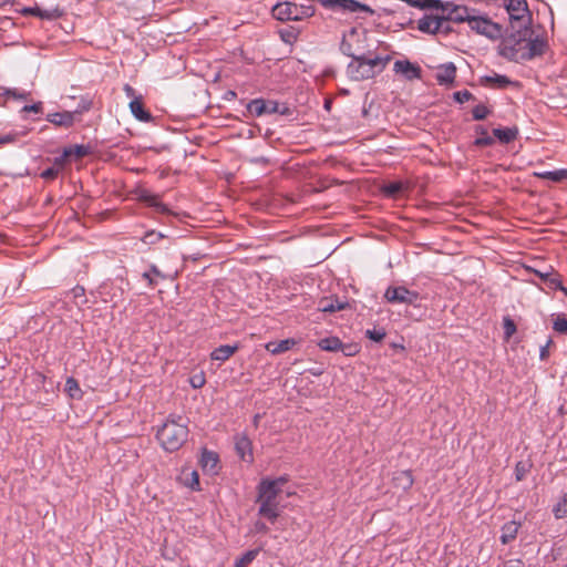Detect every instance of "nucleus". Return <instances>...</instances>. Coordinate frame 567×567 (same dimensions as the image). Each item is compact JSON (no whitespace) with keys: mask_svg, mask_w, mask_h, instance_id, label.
<instances>
[{"mask_svg":"<svg viewBox=\"0 0 567 567\" xmlns=\"http://www.w3.org/2000/svg\"><path fill=\"white\" fill-rule=\"evenodd\" d=\"M509 29L511 33L504 37L497 47L501 56L519 63L542 56L545 53L547 42L538 37L532 39L533 30L530 25H518Z\"/></svg>","mask_w":567,"mask_h":567,"instance_id":"nucleus-1","label":"nucleus"},{"mask_svg":"<svg viewBox=\"0 0 567 567\" xmlns=\"http://www.w3.org/2000/svg\"><path fill=\"white\" fill-rule=\"evenodd\" d=\"M340 51L349 58H362L388 52V45L375 40L367 30L351 28L342 37Z\"/></svg>","mask_w":567,"mask_h":567,"instance_id":"nucleus-2","label":"nucleus"},{"mask_svg":"<svg viewBox=\"0 0 567 567\" xmlns=\"http://www.w3.org/2000/svg\"><path fill=\"white\" fill-rule=\"evenodd\" d=\"M391 60L392 55L389 51L362 58H352L347 65L346 72L352 81H365L382 73Z\"/></svg>","mask_w":567,"mask_h":567,"instance_id":"nucleus-3","label":"nucleus"},{"mask_svg":"<svg viewBox=\"0 0 567 567\" xmlns=\"http://www.w3.org/2000/svg\"><path fill=\"white\" fill-rule=\"evenodd\" d=\"M183 417L168 419L157 431L156 437L162 447L167 452L179 450L188 437V427Z\"/></svg>","mask_w":567,"mask_h":567,"instance_id":"nucleus-4","label":"nucleus"},{"mask_svg":"<svg viewBox=\"0 0 567 567\" xmlns=\"http://www.w3.org/2000/svg\"><path fill=\"white\" fill-rule=\"evenodd\" d=\"M279 493L280 488L277 487V482L262 480L258 485L257 503L260 504L258 514L271 523L279 516L278 503L276 501Z\"/></svg>","mask_w":567,"mask_h":567,"instance_id":"nucleus-5","label":"nucleus"},{"mask_svg":"<svg viewBox=\"0 0 567 567\" xmlns=\"http://www.w3.org/2000/svg\"><path fill=\"white\" fill-rule=\"evenodd\" d=\"M315 7H298L295 2H279L272 7V17L279 21H302L315 16Z\"/></svg>","mask_w":567,"mask_h":567,"instance_id":"nucleus-6","label":"nucleus"},{"mask_svg":"<svg viewBox=\"0 0 567 567\" xmlns=\"http://www.w3.org/2000/svg\"><path fill=\"white\" fill-rule=\"evenodd\" d=\"M504 8L508 13L509 28L518 25L528 27L532 24V17L526 0H503Z\"/></svg>","mask_w":567,"mask_h":567,"instance_id":"nucleus-7","label":"nucleus"},{"mask_svg":"<svg viewBox=\"0 0 567 567\" xmlns=\"http://www.w3.org/2000/svg\"><path fill=\"white\" fill-rule=\"evenodd\" d=\"M470 28L478 34L485 35L491 40L502 37L503 28L501 24L493 22L488 17L473 14L468 20Z\"/></svg>","mask_w":567,"mask_h":567,"instance_id":"nucleus-8","label":"nucleus"},{"mask_svg":"<svg viewBox=\"0 0 567 567\" xmlns=\"http://www.w3.org/2000/svg\"><path fill=\"white\" fill-rule=\"evenodd\" d=\"M384 297L391 303L406 305H415L420 299L419 292L409 290L404 286L389 287Z\"/></svg>","mask_w":567,"mask_h":567,"instance_id":"nucleus-9","label":"nucleus"},{"mask_svg":"<svg viewBox=\"0 0 567 567\" xmlns=\"http://www.w3.org/2000/svg\"><path fill=\"white\" fill-rule=\"evenodd\" d=\"M441 9L443 11H447V14L445 16L447 20L456 23H468V20L472 19L474 13H476L475 9H471L466 6L454 4L452 2H446Z\"/></svg>","mask_w":567,"mask_h":567,"instance_id":"nucleus-10","label":"nucleus"},{"mask_svg":"<svg viewBox=\"0 0 567 567\" xmlns=\"http://www.w3.org/2000/svg\"><path fill=\"white\" fill-rule=\"evenodd\" d=\"M247 111L257 117L264 114H276L278 111V102L255 99L247 104Z\"/></svg>","mask_w":567,"mask_h":567,"instance_id":"nucleus-11","label":"nucleus"},{"mask_svg":"<svg viewBox=\"0 0 567 567\" xmlns=\"http://www.w3.org/2000/svg\"><path fill=\"white\" fill-rule=\"evenodd\" d=\"M393 71L402 74L408 81L421 78L422 70L419 65L408 60H398L394 62Z\"/></svg>","mask_w":567,"mask_h":567,"instance_id":"nucleus-12","label":"nucleus"},{"mask_svg":"<svg viewBox=\"0 0 567 567\" xmlns=\"http://www.w3.org/2000/svg\"><path fill=\"white\" fill-rule=\"evenodd\" d=\"M481 84L492 89H506L507 86H519V82L512 81L508 76L503 74L494 73L493 75L482 76L480 80Z\"/></svg>","mask_w":567,"mask_h":567,"instance_id":"nucleus-13","label":"nucleus"},{"mask_svg":"<svg viewBox=\"0 0 567 567\" xmlns=\"http://www.w3.org/2000/svg\"><path fill=\"white\" fill-rule=\"evenodd\" d=\"M219 457L214 451H209L206 447L202 449V455L199 458V465L202 470L209 474H216L218 471Z\"/></svg>","mask_w":567,"mask_h":567,"instance_id":"nucleus-14","label":"nucleus"},{"mask_svg":"<svg viewBox=\"0 0 567 567\" xmlns=\"http://www.w3.org/2000/svg\"><path fill=\"white\" fill-rule=\"evenodd\" d=\"M443 23L444 19L441 17L425 16L419 20L417 29L424 33L436 34Z\"/></svg>","mask_w":567,"mask_h":567,"instance_id":"nucleus-15","label":"nucleus"},{"mask_svg":"<svg viewBox=\"0 0 567 567\" xmlns=\"http://www.w3.org/2000/svg\"><path fill=\"white\" fill-rule=\"evenodd\" d=\"M235 450L243 461L249 463L254 461L252 444L251 441L246 435H240L236 437Z\"/></svg>","mask_w":567,"mask_h":567,"instance_id":"nucleus-16","label":"nucleus"},{"mask_svg":"<svg viewBox=\"0 0 567 567\" xmlns=\"http://www.w3.org/2000/svg\"><path fill=\"white\" fill-rule=\"evenodd\" d=\"M349 306L348 302L341 301L337 297H323L318 301V310L322 312H337L346 309Z\"/></svg>","mask_w":567,"mask_h":567,"instance_id":"nucleus-17","label":"nucleus"},{"mask_svg":"<svg viewBox=\"0 0 567 567\" xmlns=\"http://www.w3.org/2000/svg\"><path fill=\"white\" fill-rule=\"evenodd\" d=\"M76 112H56V113H50L47 115V121L54 124L55 126H61L69 128L74 123V116Z\"/></svg>","mask_w":567,"mask_h":567,"instance_id":"nucleus-18","label":"nucleus"},{"mask_svg":"<svg viewBox=\"0 0 567 567\" xmlns=\"http://www.w3.org/2000/svg\"><path fill=\"white\" fill-rule=\"evenodd\" d=\"M456 75V66L454 63L449 62L445 64H442L437 68V72L435 74V79L439 82V84H451L454 82Z\"/></svg>","mask_w":567,"mask_h":567,"instance_id":"nucleus-19","label":"nucleus"},{"mask_svg":"<svg viewBox=\"0 0 567 567\" xmlns=\"http://www.w3.org/2000/svg\"><path fill=\"white\" fill-rule=\"evenodd\" d=\"M130 110L132 114L141 122H151L153 120L152 114L144 109L142 95L134 97L130 102Z\"/></svg>","mask_w":567,"mask_h":567,"instance_id":"nucleus-20","label":"nucleus"},{"mask_svg":"<svg viewBox=\"0 0 567 567\" xmlns=\"http://www.w3.org/2000/svg\"><path fill=\"white\" fill-rule=\"evenodd\" d=\"M413 483L414 478L411 471L406 470L394 473L393 484L396 488H401L402 491H409L412 487Z\"/></svg>","mask_w":567,"mask_h":567,"instance_id":"nucleus-21","label":"nucleus"},{"mask_svg":"<svg viewBox=\"0 0 567 567\" xmlns=\"http://www.w3.org/2000/svg\"><path fill=\"white\" fill-rule=\"evenodd\" d=\"M239 349V344H223L216 348L212 353L210 358L215 361L224 362L235 354Z\"/></svg>","mask_w":567,"mask_h":567,"instance_id":"nucleus-22","label":"nucleus"},{"mask_svg":"<svg viewBox=\"0 0 567 567\" xmlns=\"http://www.w3.org/2000/svg\"><path fill=\"white\" fill-rule=\"evenodd\" d=\"M296 344L295 339H285L280 341H271L266 344V350L271 354H280L289 351Z\"/></svg>","mask_w":567,"mask_h":567,"instance_id":"nucleus-23","label":"nucleus"},{"mask_svg":"<svg viewBox=\"0 0 567 567\" xmlns=\"http://www.w3.org/2000/svg\"><path fill=\"white\" fill-rule=\"evenodd\" d=\"M519 527L520 525L514 520L504 524V526L502 527L501 542L503 544H508L509 542L515 539Z\"/></svg>","mask_w":567,"mask_h":567,"instance_id":"nucleus-24","label":"nucleus"},{"mask_svg":"<svg viewBox=\"0 0 567 567\" xmlns=\"http://www.w3.org/2000/svg\"><path fill=\"white\" fill-rule=\"evenodd\" d=\"M518 134V130L516 127H504V128H494L493 135L499 140L503 144H508L516 140Z\"/></svg>","mask_w":567,"mask_h":567,"instance_id":"nucleus-25","label":"nucleus"},{"mask_svg":"<svg viewBox=\"0 0 567 567\" xmlns=\"http://www.w3.org/2000/svg\"><path fill=\"white\" fill-rule=\"evenodd\" d=\"M534 176L542 179H549L555 183H560L567 179V169L561 168L557 171H544V172H535Z\"/></svg>","mask_w":567,"mask_h":567,"instance_id":"nucleus-26","label":"nucleus"},{"mask_svg":"<svg viewBox=\"0 0 567 567\" xmlns=\"http://www.w3.org/2000/svg\"><path fill=\"white\" fill-rule=\"evenodd\" d=\"M318 347L323 351L337 352L342 349V341L338 337H328L321 339Z\"/></svg>","mask_w":567,"mask_h":567,"instance_id":"nucleus-27","label":"nucleus"},{"mask_svg":"<svg viewBox=\"0 0 567 567\" xmlns=\"http://www.w3.org/2000/svg\"><path fill=\"white\" fill-rule=\"evenodd\" d=\"M65 391L70 398L80 400L82 399L83 392L79 385V382L73 378L69 377L65 381Z\"/></svg>","mask_w":567,"mask_h":567,"instance_id":"nucleus-28","label":"nucleus"},{"mask_svg":"<svg viewBox=\"0 0 567 567\" xmlns=\"http://www.w3.org/2000/svg\"><path fill=\"white\" fill-rule=\"evenodd\" d=\"M90 154V146L86 145H74L68 147L63 152V157L75 156L76 158H82Z\"/></svg>","mask_w":567,"mask_h":567,"instance_id":"nucleus-29","label":"nucleus"},{"mask_svg":"<svg viewBox=\"0 0 567 567\" xmlns=\"http://www.w3.org/2000/svg\"><path fill=\"white\" fill-rule=\"evenodd\" d=\"M143 198H144L145 203H147L152 207H155L157 209V212H159L162 214L169 213L168 207L165 204L161 203L158 200L157 196H155V195H147V196H144Z\"/></svg>","mask_w":567,"mask_h":567,"instance_id":"nucleus-30","label":"nucleus"},{"mask_svg":"<svg viewBox=\"0 0 567 567\" xmlns=\"http://www.w3.org/2000/svg\"><path fill=\"white\" fill-rule=\"evenodd\" d=\"M279 34L284 42L292 43L297 40L299 31L293 27H289V28L281 29L279 31Z\"/></svg>","mask_w":567,"mask_h":567,"instance_id":"nucleus-31","label":"nucleus"},{"mask_svg":"<svg viewBox=\"0 0 567 567\" xmlns=\"http://www.w3.org/2000/svg\"><path fill=\"white\" fill-rule=\"evenodd\" d=\"M545 284L553 290H563L565 293H567L566 288L563 287L561 280L558 274L554 272L551 270V274H549L547 280Z\"/></svg>","mask_w":567,"mask_h":567,"instance_id":"nucleus-32","label":"nucleus"},{"mask_svg":"<svg viewBox=\"0 0 567 567\" xmlns=\"http://www.w3.org/2000/svg\"><path fill=\"white\" fill-rule=\"evenodd\" d=\"M257 555V549L246 551L240 558L236 560L235 567H246L256 558Z\"/></svg>","mask_w":567,"mask_h":567,"instance_id":"nucleus-33","label":"nucleus"},{"mask_svg":"<svg viewBox=\"0 0 567 567\" xmlns=\"http://www.w3.org/2000/svg\"><path fill=\"white\" fill-rule=\"evenodd\" d=\"M165 236L162 233H158V231H155V230H150V231H146L145 235L142 237V241L144 244L151 246V245L157 244Z\"/></svg>","mask_w":567,"mask_h":567,"instance_id":"nucleus-34","label":"nucleus"},{"mask_svg":"<svg viewBox=\"0 0 567 567\" xmlns=\"http://www.w3.org/2000/svg\"><path fill=\"white\" fill-rule=\"evenodd\" d=\"M503 329L506 339H509L516 332V324L509 316L503 318Z\"/></svg>","mask_w":567,"mask_h":567,"instance_id":"nucleus-35","label":"nucleus"},{"mask_svg":"<svg viewBox=\"0 0 567 567\" xmlns=\"http://www.w3.org/2000/svg\"><path fill=\"white\" fill-rule=\"evenodd\" d=\"M557 519L567 517V497H564L553 509Z\"/></svg>","mask_w":567,"mask_h":567,"instance_id":"nucleus-36","label":"nucleus"},{"mask_svg":"<svg viewBox=\"0 0 567 567\" xmlns=\"http://www.w3.org/2000/svg\"><path fill=\"white\" fill-rule=\"evenodd\" d=\"M530 465L525 462H518L515 466L516 481H523L526 474L529 472Z\"/></svg>","mask_w":567,"mask_h":567,"instance_id":"nucleus-37","label":"nucleus"},{"mask_svg":"<svg viewBox=\"0 0 567 567\" xmlns=\"http://www.w3.org/2000/svg\"><path fill=\"white\" fill-rule=\"evenodd\" d=\"M473 118L482 121L489 114V110L484 104H478L472 110Z\"/></svg>","mask_w":567,"mask_h":567,"instance_id":"nucleus-38","label":"nucleus"},{"mask_svg":"<svg viewBox=\"0 0 567 567\" xmlns=\"http://www.w3.org/2000/svg\"><path fill=\"white\" fill-rule=\"evenodd\" d=\"M1 93H3V96L20 99V100H27L28 95H29V93H27V92H19L16 89H7L3 86H2Z\"/></svg>","mask_w":567,"mask_h":567,"instance_id":"nucleus-39","label":"nucleus"},{"mask_svg":"<svg viewBox=\"0 0 567 567\" xmlns=\"http://www.w3.org/2000/svg\"><path fill=\"white\" fill-rule=\"evenodd\" d=\"M553 329L558 333H567V319L564 316H558L554 321Z\"/></svg>","mask_w":567,"mask_h":567,"instance_id":"nucleus-40","label":"nucleus"},{"mask_svg":"<svg viewBox=\"0 0 567 567\" xmlns=\"http://www.w3.org/2000/svg\"><path fill=\"white\" fill-rule=\"evenodd\" d=\"M385 334L386 333L383 329H372L365 331V336L375 342L382 341L385 338Z\"/></svg>","mask_w":567,"mask_h":567,"instance_id":"nucleus-41","label":"nucleus"},{"mask_svg":"<svg viewBox=\"0 0 567 567\" xmlns=\"http://www.w3.org/2000/svg\"><path fill=\"white\" fill-rule=\"evenodd\" d=\"M189 475L190 480H186V486L190 487L193 491H199L200 484L198 473L196 471H193Z\"/></svg>","mask_w":567,"mask_h":567,"instance_id":"nucleus-42","label":"nucleus"},{"mask_svg":"<svg viewBox=\"0 0 567 567\" xmlns=\"http://www.w3.org/2000/svg\"><path fill=\"white\" fill-rule=\"evenodd\" d=\"M190 385L194 388V389H200L204 386L205 382H206V379H205V374L203 372L198 373V374H194L190 380Z\"/></svg>","mask_w":567,"mask_h":567,"instance_id":"nucleus-43","label":"nucleus"},{"mask_svg":"<svg viewBox=\"0 0 567 567\" xmlns=\"http://www.w3.org/2000/svg\"><path fill=\"white\" fill-rule=\"evenodd\" d=\"M453 97L456 102L464 103V102H467L471 99H473V94L467 90H463V91L455 92L453 94Z\"/></svg>","mask_w":567,"mask_h":567,"instance_id":"nucleus-44","label":"nucleus"},{"mask_svg":"<svg viewBox=\"0 0 567 567\" xmlns=\"http://www.w3.org/2000/svg\"><path fill=\"white\" fill-rule=\"evenodd\" d=\"M59 172H60V168L52 166V167L44 169L41 173V177L45 181H53L54 178H56Z\"/></svg>","mask_w":567,"mask_h":567,"instance_id":"nucleus-45","label":"nucleus"},{"mask_svg":"<svg viewBox=\"0 0 567 567\" xmlns=\"http://www.w3.org/2000/svg\"><path fill=\"white\" fill-rule=\"evenodd\" d=\"M494 144V138L486 133V135H482L477 137L474 142L475 146L483 147V146H491Z\"/></svg>","mask_w":567,"mask_h":567,"instance_id":"nucleus-46","label":"nucleus"},{"mask_svg":"<svg viewBox=\"0 0 567 567\" xmlns=\"http://www.w3.org/2000/svg\"><path fill=\"white\" fill-rule=\"evenodd\" d=\"M43 110V104L42 102H37L34 104H31V105H24L22 107V112H33V113H41Z\"/></svg>","mask_w":567,"mask_h":567,"instance_id":"nucleus-47","label":"nucleus"},{"mask_svg":"<svg viewBox=\"0 0 567 567\" xmlns=\"http://www.w3.org/2000/svg\"><path fill=\"white\" fill-rule=\"evenodd\" d=\"M553 340L549 338L545 346L540 347L539 358L540 360H547L549 357V347L553 344Z\"/></svg>","mask_w":567,"mask_h":567,"instance_id":"nucleus-48","label":"nucleus"},{"mask_svg":"<svg viewBox=\"0 0 567 567\" xmlns=\"http://www.w3.org/2000/svg\"><path fill=\"white\" fill-rule=\"evenodd\" d=\"M402 189V185L400 183H391L385 187V193L389 195H395L400 193Z\"/></svg>","mask_w":567,"mask_h":567,"instance_id":"nucleus-49","label":"nucleus"},{"mask_svg":"<svg viewBox=\"0 0 567 567\" xmlns=\"http://www.w3.org/2000/svg\"><path fill=\"white\" fill-rule=\"evenodd\" d=\"M339 351H341L346 355H354L358 352V348L354 344L342 343V349H340Z\"/></svg>","mask_w":567,"mask_h":567,"instance_id":"nucleus-50","label":"nucleus"},{"mask_svg":"<svg viewBox=\"0 0 567 567\" xmlns=\"http://www.w3.org/2000/svg\"><path fill=\"white\" fill-rule=\"evenodd\" d=\"M16 140H17V134H12V133L4 134V135L0 134V145L13 143V142H16Z\"/></svg>","mask_w":567,"mask_h":567,"instance_id":"nucleus-51","label":"nucleus"},{"mask_svg":"<svg viewBox=\"0 0 567 567\" xmlns=\"http://www.w3.org/2000/svg\"><path fill=\"white\" fill-rule=\"evenodd\" d=\"M502 567H525V563L522 559H509Z\"/></svg>","mask_w":567,"mask_h":567,"instance_id":"nucleus-52","label":"nucleus"},{"mask_svg":"<svg viewBox=\"0 0 567 567\" xmlns=\"http://www.w3.org/2000/svg\"><path fill=\"white\" fill-rule=\"evenodd\" d=\"M276 114H280V115H291L292 114V111L289 106H287L286 104H280L278 103V111Z\"/></svg>","mask_w":567,"mask_h":567,"instance_id":"nucleus-53","label":"nucleus"},{"mask_svg":"<svg viewBox=\"0 0 567 567\" xmlns=\"http://www.w3.org/2000/svg\"><path fill=\"white\" fill-rule=\"evenodd\" d=\"M37 17L48 20L55 18V16L52 12L42 9L37 10Z\"/></svg>","mask_w":567,"mask_h":567,"instance_id":"nucleus-54","label":"nucleus"},{"mask_svg":"<svg viewBox=\"0 0 567 567\" xmlns=\"http://www.w3.org/2000/svg\"><path fill=\"white\" fill-rule=\"evenodd\" d=\"M444 19V23L442 28H440V33L449 34L452 31V28L450 27L451 20H447L445 16L442 17Z\"/></svg>","mask_w":567,"mask_h":567,"instance_id":"nucleus-55","label":"nucleus"},{"mask_svg":"<svg viewBox=\"0 0 567 567\" xmlns=\"http://www.w3.org/2000/svg\"><path fill=\"white\" fill-rule=\"evenodd\" d=\"M123 90H124V92H125L127 97H131L132 100L134 97H137L135 90L130 84H125Z\"/></svg>","mask_w":567,"mask_h":567,"instance_id":"nucleus-56","label":"nucleus"},{"mask_svg":"<svg viewBox=\"0 0 567 567\" xmlns=\"http://www.w3.org/2000/svg\"><path fill=\"white\" fill-rule=\"evenodd\" d=\"M37 10H40V8H39V7H35V8H24V9H22V11H21V12H22L24 16L30 14V16H34V17H37Z\"/></svg>","mask_w":567,"mask_h":567,"instance_id":"nucleus-57","label":"nucleus"},{"mask_svg":"<svg viewBox=\"0 0 567 567\" xmlns=\"http://www.w3.org/2000/svg\"><path fill=\"white\" fill-rule=\"evenodd\" d=\"M150 272L157 277L165 278V276L161 272V270L155 265H152L150 267Z\"/></svg>","mask_w":567,"mask_h":567,"instance_id":"nucleus-58","label":"nucleus"},{"mask_svg":"<svg viewBox=\"0 0 567 567\" xmlns=\"http://www.w3.org/2000/svg\"><path fill=\"white\" fill-rule=\"evenodd\" d=\"M143 278H144L145 280H147V282H148V286H150V287H154V286H155V284H156V282H155V281H154V279L151 277V272H150V271L144 272V274H143Z\"/></svg>","mask_w":567,"mask_h":567,"instance_id":"nucleus-59","label":"nucleus"},{"mask_svg":"<svg viewBox=\"0 0 567 567\" xmlns=\"http://www.w3.org/2000/svg\"><path fill=\"white\" fill-rule=\"evenodd\" d=\"M549 274H551V271H545V272L539 271V270H537V271H536V275H537V276H538V277H539L544 282L547 280V278H548Z\"/></svg>","mask_w":567,"mask_h":567,"instance_id":"nucleus-60","label":"nucleus"},{"mask_svg":"<svg viewBox=\"0 0 567 567\" xmlns=\"http://www.w3.org/2000/svg\"><path fill=\"white\" fill-rule=\"evenodd\" d=\"M256 528H257L258 532H262V533H267L268 532V527L266 526V524L260 523V522H258L256 524Z\"/></svg>","mask_w":567,"mask_h":567,"instance_id":"nucleus-61","label":"nucleus"},{"mask_svg":"<svg viewBox=\"0 0 567 567\" xmlns=\"http://www.w3.org/2000/svg\"><path fill=\"white\" fill-rule=\"evenodd\" d=\"M269 482H277V487L280 488L281 485H284L286 482H287V478L285 477H279L277 480H269Z\"/></svg>","mask_w":567,"mask_h":567,"instance_id":"nucleus-62","label":"nucleus"},{"mask_svg":"<svg viewBox=\"0 0 567 567\" xmlns=\"http://www.w3.org/2000/svg\"><path fill=\"white\" fill-rule=\"evenodd\" d=\"M475 131H476V133H477V134H480L481 136H482V135H486V133H487V130H486L484 126H482V125L476 126Z\"/></svg>","mask_w":567,"mask_h":567,"instance_id":"nucleus-63","label":"nucleus"},{"mask_svg":"<svg viewBox=\"0 0 567 567\" xmlns=\"http://www.w3.org/2000/svg\"><path fill=\"white\" fill-rule=\"evenodd\" d=\"M259 419H260V415H259V414H256V415L254 416V425H255V426H258Z\"/></svg>","mask_w":567,"mask_h":567,"instance_id":"nucleus-64","label":"nucleus"}]
</instances>
